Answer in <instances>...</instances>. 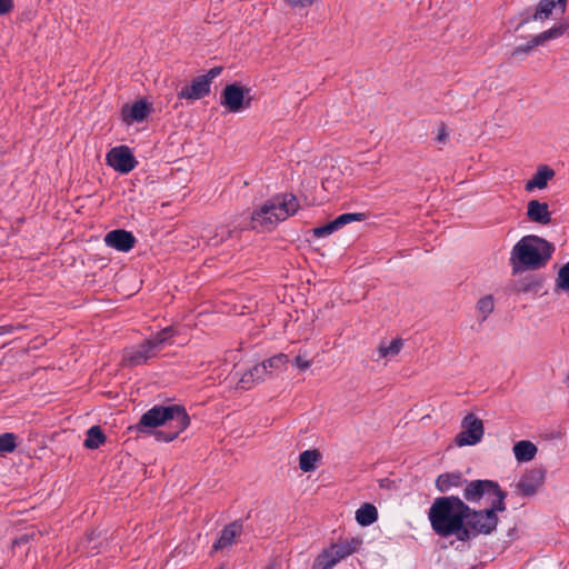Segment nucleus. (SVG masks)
Masks as SVG:
<instances>
[{
  "label": "nucleus",
  "instance_id": "nucleus-4",
  "mask_svg": "<svg viewBox=\"0 0 569 569\" xmlns=\"http://www.w3.org/2000/svg\"><path fill=\"white\" fill-rule=\"evenodd\" d=\"M299 208L292 193H281L266 201L251 216L252 229L270 231L280 222L295 214Z\"/></svg>",
  "mask_w": 569,
  "mask_h": 569
},
{
  "label": "nucleus",
  "instance_id": "nucleus-5",
  "mask_svg": "<svg viewBox=\"0 0 569 569\" xmlns=\"http://www.w3.org/2000/svg\"><path fill=\"white\" fill-rule=\"evenodd\" d=\"M497 512L499 511L498 509H493V506L481 510L469 507L463 529L467 535L461 533V536H458V541L467 542L480 535H490L498 526L499 518Z\"/></svg>",
  "mask_w": 569,
  "mask_h": 569
},
{
  "label": "nucleus",
  "instance_id": "nucleus-41",
  "mask_svg": "<svg viewBox=\"0 0 569 569\" xmlns=\"http://www.w3.org/2000/svg\"><path fill=\"white\" fill-rule=\"evenodd\" d=\"M295 362L296 366L301 370L308 369L311 365L309 360L303 359L301 356H297Z\"/></svg>",
  "mask_w": 569,
  "mask_h": 569
},
{
  "label": "nucleus",
  "instance_id": "nucleus-14",
  "mask_svg": "<svg viewBox=\"0 0 569 569\" xmlns=\"http://www.w3.org/2000/svg\"><path fill=\"white\" fill-rule=\"evenodd\" d=\"M546 471L541 468H535L526 472L517 483V490L523 496H533L543 485Z\"/></svg>",
  "mask_w": 569,
  "mask_h": 569
},
{
  "label": "nucleus",
  "instance_id": "nucleus-1",
  "mask_svg": "<svg viewBox=\"0 0 569 569\" xmlns=\"http://www.w3.org/2000/svg\"><path fill=\"white\" fill-rule=\"evenodd\" d=\"M190 425V418L186 408L181 405L153 406L146 411L139 422L131 427L140 433H151L157 427H166L167 430L156 432L157 440L170 442L174 440Z\"/></svg>",
  "mask_w": 569,
  "mask_h": 569
},
{
  "label": "nucleus",
  "instance_id": "nucleus-16",
  "mask_svg": "<svg viewBox=\"0 0 569 569\" xmlns=\"http://www.w3.org/2000/svg\"><path fill=\"white\" fill-rule=\"evenodd\" d=\"M243 520L238 519L227 525L220 532L219 538L212 546L213 551L223 550L236 542V538L243 531Z\"/></svg>",
  "mask_w": 569,
  "mask_h": 569
},
{
  "label": "nucleus",
  "instance_id": "nucleus-20",
  "mask_svg": "<svg viewBox=\"0 0 569 569\" xmlns=\"http://www.w3.org/2000/svg\"><path fill=\"white\" fill-rule=\"evenodd\" d=\"M267 376V367L264 362L254 365L247 372H244L238 381V388L243 390L250 389L254 383L261 382Z\"/></svg>",
  "mask_w": 569,
  "mask_h": 569
},
{
  "label": "nucleus",
  "instance_id": "nucleus-25",
  "mask_svg": "<svg viewBox=\"0 0 569 569\" xmlns=\"http://www.w3.org/2000/svg\"><path fill=\"white\" fill-rule=\"evenodd\" d=\"M378 519V510L371 503H363L356 511V520L360 526L367 527L376 522Z\"/></svg>",
  "mask_w": 569,
  "mask_h": 569
},
{
  "label": "nucleus",
  "instance_id": "nucleus-30",
  "mask_svg": "<svg viewBox=\"0 0 569 569\" xmlns=\"http://www.w3.org/2000/svg\"><path fill=\"white\" fill-rule=\"evenodd\" d=\"M403 346L400 338L393 339L389 345L380 343L378 347L379 358L397 356Z\"/></svg>",
  "mask_w": 569,
  "mask_h": 569
},
{
  "label": "nucleus",
  "instance_id": "nucleus-38",
  "mask_svg": "<svg viewBox=\"0 0 569 569\" xmlns=\"http://www.w3.org/2000/svg\"><path fill=\"white\" fill-rule=\"evenodd\" d=\"M13 9V0H0V16L9 13Z\"/></svg>",
  "mask_w": 569,
  "mask_h": 569
},
{
  "label": "nucleus",
  "instance_id": "nucleus-42",
  "mask_svg": "<svg viewBox=\"0 0 569 569\" xmlns=\"http://www.w3.org/2000/svg\"><path fill=\"white\" fill-rule=\"evenodd\" d=\"M30 540V536L24 533V535H21L19 537H17L14 540H13V543L14 545H18V546H21V545H26L28 543Z\"/></svg>",
  "mask_w": 569,
  "mask_h": 569
},
{
  "label": "nucleus",
  "instance_id": "nucleus-9",
  "mask_svg": "<svg viewBox=\"0 0 569 569\" xmlns=\"http://www.w3.org/2000/svg\"><path fill=\"white\" fill-rule=\"evenodd\" d=\"M462 431L459 432L455 442L459 447L473 446L481 441L483 437V422L473 413H468L461 421Z\"/></svg>",
  "mask_w": 569,
  "mask_h": 569
},
{
  "label": "nucleus",
  "instance_id": "nucleus-32",
  "mask_svg": "<svg viewBox=\"0 0 569 569\" xmlns=\"http://www.w3.org/2000/svg\"><path fill=\"white\" fill-rule=\"evenodd\" d=\"M288 361V356L283 353L276 355L267 360H264V365L267 367V375L271 373L273 370H280L286 366Z\"/></svg>",
  "mask_w": 569,
  "mask_h": 569
},
{
  "label": "nucleus",
  "instance_id": "nucleus-7",
  "mask_svg": "<svg viewBox=\"0 0 569 569\" xmlns=\"http://www.w3.org/2000/svg\"><path fill=\"white\" fill-rule=\"evenodd\" d=\"M359 546L360 541L355 539L332 545L316 557L311 569H332L339 561L356 552Z\"/></svg>",
  "mask_w": 569,
  "mask_h": 569
},
{
  "label": "nucleus",
  "instance_id": "nucleus-23",
  "mask_svg": "<svg viewBox=\"0 0 569 569\" xmlns=\"http://www.w3.org/2000/svg\"><path fill=\"white\" fill-rule=\"evenodd\" d=\"M542 287V280L537 276H527L516 281L512 286L513 291L522 293H537Z\"/></svg>",
  "mask_w": 569,
  "mask_h": 569
},
{
  "label": "nucleus",
  "instance_id": "nucleus-35",
  "mask_svg": "<svg viewBox=\"0 0 569 569\" xmlns=\"http://www.w3.org/2000/svg\"><path fill=\"white\" fill-rule=\"evenodd\" d=\"M231 234H232L231 230L220 228L217 230V232L212 237L208 238V244L217 247V246L221 244L227 238L231 237Z\"/></svg>",
  "mask_w": 569,
  "mask_h": 569
},
{
  "label": "nucleus",
  "instance_id": "nucleus-15",
  "mask_svg": "<svg viewBox=\"0 0 569 569\" xmlns=\"http://www.w3.org/2000/svg\"><path fill=\"white\" fill-rule=\"evenodd\" d=\"M136 242L134 236L124 229H116L104 236L106 246L121 252L130 251Z\"/></svg>",
  "mask_w": 569,
  "mask_h": 569
},
{
  "label": "nucleus",
  "instance_id": "nucleus-24",
  "mask_svg": "<svg viewBox=\"0 0 569 569\" xmlns=\"http://www.w3.org/2000/svg\"><path fill=\"white\" fill-rule=\"evenodd\" d=\"M513 453L520 462L530 461L537 453V447L531 441L520 440L513 446Z\"/></svg>",
  "mask_w": 569,
  "mask_h": 569
},
{
  "label": "nucleus",
  "instance_id": "nucleus-31",
  "mask_svg": "<svg viewBox=\"0 0 569 569\" xmlns=\"http://www.w3.org/2000/svg\"><path fill=\"white\" fill-rule=\"evenodd\" d=\"M17 448V436L12 432L0 435V455L11 453Z\"/></svg>",
  "mask_w": 569,
  "mask_h": 569
},
{
  "label": "nucleus",
  "instance_id": "nucleus-17",
  "mask_svg": "<svg viewBox=\"0 0 569 569\" xmlns=\"http://www.w3.org/2000/svg\"><path fill=\"white\" fill-rule=\"evenodd\" d=\"M210 93V84L202 76L194 78L189 86H184L178 92L179 99L198 100Z\"/></svg>",
  "mask_w": 569,
  "mask_h": 569
},
{
  "label": "nucleus",
  "instance_id": "nucleus-27",
  "mask_svg": "<svg viewBox=\"0 0 569 569\" xmlns=\"http://www.w3.org/2000/svg\"><path fill=\"white\" fill-rule=\"evenodd\" d=\"M106 440L102 429L99 426H92L87 431L83 445L88 449H98Z\"/></svg>",
  "mask_w": 569,
  "mask_h": 569
},
{
  "label": "nucleus",
  "instance_id": "nucleus-40",
  "mask_svg": "<svg viewBox=\"0 0 569 569\" xmlns=\"http://www.w3.org/2000/svg\"><path fill=\"white\" fill-rule=\"evenodd\" d=\"M448 139V132L446 129V126L442 123L438 129V134L436 137V140L440 143H445Z\"/></svg>",
  "mask_w": 569,
  "mask_h": 569
},
{
  "label": "nucleus",
  "instance_id": "nucleus-19",
  "mask_svg": "<svg viewBox=\"0 0 569 569\" xmlns=\"http://www.w3.org/2000/svg\"><path fill=\"white\" fill-rule=\"evenodd\" d=\"M556 172L547 164H541L537 168L532 178L525 184V190L532 192L535 189H545L548 182L555 177Z\"/></svg>",
  "mask_w": 569,
  "mask_h": 569
},
{
  "label": "nucleus",
  "instance_id": "nucleus-10",
  "mask_svg": "<svg viewBox=\"0 0 569 569\" xmlns=\"http://www.w3.org/2000/svg\"><path fill=\"white\" fill-rule=\"evenodd\" d=\"M249 89H246L238 83H231L226 86L220 97V104L227 108L229 112H239L242 109L250 107L251 98H246L249 93Z\"/></svg>",
  "mask_w": 569,
  "mask_h": 569
},
{
  "label": "nucleus",
  "instance_id": "nucleus-29",
  "mask_svg": "<svg viewBox=\"0 0 569 569\" xmlns=\"http://www.w3.org/2000/svg\"><path fill=\"white\" fill-rule=\"evenodd\" d=\"M495 309V302L491 295H487L482 298H480L477 302V311L480 316V323L486 321L488 316Z\"/></svg>",
  "mask_w": 569,
  "mask_h": 569
},
{
  "label": "nucleus",
  "instance_id": "nucleus-11",
  "mask_svg": "<svg viewBox=\"0 0 569 569\" xmlns=\"http://www.w3.org/2000/svg\"><path fill=\"white\" fill-rule=\"evenodd\" d=\"M569 29V21H563L550 29L532 37L527 43L516 47L511 53L512 57L529 53L538 46H543L547 41L560 38Z\"/></svg>",
  "mask_w": 569,
  "mask_h": 569
},
{
  "label": "nucleus",
  "instance_id": "nucleus-39",
  "mask_svg": "<svg viewBox=\"0 0 569 569\" xmlns=\"http://www.w3.org/2000/svg\"><path fill=\"white\" fill-rule=\"evenodd\" d=\"M290 7H309L311 6L316 0H284Z\"/></svg>",
  "mask_w": 569,
  "mask_h": 569
},
{
  "label": "nucleus",
  "instance_id": "nucleus-26",
  "mask_svg": "<svg viewBox=\"0 0 569 569\" xmlns=\"http://www.w3.org/2000/svg\"><path fill=\"white\" fill-rule=\"evenodd\" d=\"M174 328L169 326L158 331L156 335H153L151 338L147 340L158 353L164 347V345H167L174 337Z\"/></svg>",
  "mask_w": 569,
  "mask_h": 569
},
{
  "label": "nucleus",
  "instance_id": "nucleus-18",
  "mask_svg": "<svg viewBox=\"0 0 569 569\" xmlns=\"http://www.w3.org/2000/svg\"><path fill=\"white\" fill-rule=\"evenodd\" d=\"M527 218L529 221L546 226L551 222V212L547 202L530 200L527 204Z\"/></svg>",
  "mask_w": 569,
  "mask_h": 569
},
{
  "label": "nucleus",
  "instance_id": "nucleus-12",
  "mask_svg": "<svg viewBox=\"0 0 569 569\" xmlns=\"http://www.w3.org/2000/svg\"><path fill=\"white\" fill-rule=\"evenodd\" d=\"M107 163L120 173H129L132 171L138 161L127 146H119L112 148L107 153Z\"/></svg>",
  "mask_w": 569,
  "mask_h": 569
},
{
  "label": "nucleus",
  "instance_id": "nucleus-8",
  "mask_svg": "<svg viewBox=\"0 0 569 569\" xmlns=\"http://www.w3.org/2000/svg\"><path fill=\"white\" fill-rule=\"evenodd\" d=\"M568 0H540L535 10L526 9L519 13V22L516 31L531 21H546L550 18L553 10L565 13Z\"/></svg>",
  "mask_w": 569,
  "mask_h": 569
},
{
  "label": "nucleus",
  "instance_id": "nucleus-6",
  "mask_svg": "<svg viewBox=\"0 0 569 569\" xmlns=\"http://www.w3.org/2000/svg\"><path fill=\"white\" fill-rule=\"evenodd\" d=\"M485 496H493L495 499L491 502L493 509H498V511L502 512L506 510L507 506L505 499L507 497V492L503 491L499 483L493 480H467L466 486L463 488V498L469 502H479Z\"/></svg>",
  "mask_w": 569,
  "mask_h": 569
},
{
  "label": "nucleus",
  "instance_id": "nucleus-13",
  "mask_svg": "<svg viewBox=\"0 0 569 569\" xmlns=\"http://www.w3.org/2000/svg\"><path fill=\"white\" fill-rule=\"evenodd\" d=\"M156 356V350L151 347L148 340H144L138 347L126 349L122 361L127 367H136L146 363L149 359Z\"/></svg>",
  "mask_w": 569,
  "mask_h": 569
},
{
  "label": "nucleus",
  "instance_id": "nucleus-33",
  "mask_svg": "<svg viewBox=\"0 0 569 569\" xmlns=\"http://www.w3.org/2000/svg\"><path fill=\"white\" fill-rule=\"evenodd\" d=\"M556 287L557 289L569 292V261L559 269Z\"/></svg>",
  "mask_w": 569,
  "mask_h": 569
},
{
  "label": "nucleus",
  "instance_id": "nucleus-2",
  "mask_svg": "<svg viewBox=\"0 0 569 569\" xmlns=\"http://www.w3.org/2000/svg\"><path fill=\"white\" fill-rule=\"evenodd\" d=\"M469 506L458 496L438 497L428 510V519L433 532L441 538H449L461 533L467 535L465 520Z\"/></svg>",
  "mask_w": 569,
  "mask_h": 569
},
{
  "label": "nucleus",
  "instance_id": "nucleus-34",
  "mask_svg": "<svg viewBox=\"0 0 569 569\" xmlns=\"http://www.w3.org/2000/svg\"><path fill=\"white\" fill-rule=\"evenodd\" d=\"M365 218H366L365 213H342V214L338 216L333 220V222L339 230L348 223H351L353 221H362V220H365Z\"/></svg>",
  "mask_w": 569,
  "mask_h": 569
},
{
  "label": "nucleus",
  "instance_id": "nucleus-21",
  "mask_svg": "<svg viewBox=\"0 0 569 569\" xmlns=\"http://www.w3.org/2000/svg\"><path fill=\"white\" fill-rule=\"evenodd\" d=\"M150 111V107L143 100L136 101L131 107L124 106L122 108L123 121L127 123L143 121Z\"/></svg>",
  "mask_w": 569,
  "mask_h": 569
},
{
  "label": "nucleus",
  "instance_id": "nucleus-22",
  "mask_svg": "<svg viewBox=\"0 0 569 569\" xmlns=\"http://www.w3.org/2000/svg\"><path fill=\"white\" fill-rule=\"evenodd\" d=\"M467 479L462 477L461 472H445L437 477L436 488L439 492H448L452 488H459L466 485Z\"/></svg>",
  "mask_w": 569,
  "mask_h": 569
},
{
  "label": "nucleus",
  "instance_id": "nucleus-28",
  "mask_svg": "<svg viewBox=\"0 0 569 569\" xmlns=\"http://www.w3.org/2000/svg\"><path fill=\"white\" fill-rule=\"evenodd\" d=\"M321 458L318 450H305L299 456V468L303 472H309L316 469L317 461Z\"/></svg>",
  "mask_w": 569,
  "mask_h": 569
},
{
  "label": "nucleus",
  "instance_id": "nucleus-44",
  "mask_svg": "<svg viewBox=\"0 0 569 569\" xmlns=\"http://www.w3.org/2000/svg\"><path fill=\"white\" fill-rule=\"evenodd\" d=\"M567 381L569 382V372H568V376H567Z\"/></svg>",
  "mask_w": 569,
  "mask_h": 569
},
{
  "label": "nucleus",
  "instance_id": "nucleus-36",
  "mask_svg": "<svg viewBox=\"0 0 569 569\" xmlns=\"http://www.w3.org/2000/svg\"><path fill=\"white\" fill-rule=\"evenodd\" d=\"M337 230H338V228L332 220L327 224L315 228L313 236L317 238H322V237H327V236L333 233Z\"/></svg>",
  "mask_w": 569,
  "mask_h": 569
},
{
  "label": "nucleus",
  "instance_id": "nucleus-37",
  "mask_svg": "<svg viewBox=\"0 0 569 569\" xmlns=\"http://www.w3.org/2000/svg\"><path fill=\"white\" fill-rule=\"evenodd\" d=\"M222 72V67H213L206 74H202L204 79L208 80V83L211 86V82L214 78L220 76Z\"/></svg>",
  "mask_w": 569,
  "mask_h": 569
},
{
  "label": "nucleus",
  "instance_id": "nucleus-3",
  "mask_svg": "<svg viewBox=\"0 0 569 569\" xmlns=\"http://www.w3.org/2000/svg\"><path fill=\"white\" fill-rule=\"evenodd\" d=\"M555 251V246L536 234L522 237L510 252L512 272L537 270L546 266Z\"/></svg>",
  "mask_w": 569,
  "mask_h": 569
},
{
  "label": "nucleus",
  "instance_id": "nucleus-43",
  "mask_svg": "<svg viewBox=\"0 0 569 569\" xmlns=\"http://www.w3.org/2000/svg\"><path fill=\"white\" fill-rule=\"evenodd\" d=\"M14 331V327L12 325L0 326V336L10 335Z\"/></svg>",
  "mask_w": 569,
  "mask_h": 569
}]
</instances>
